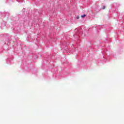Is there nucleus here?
Returning <instances> with one entry per match:
<instances>
[{
    "label": "nucleus",
    "instance_id": "1",
    "mask_svg": "<svg viewBox=\"0 0 124 124\" xmlns=\"http://www.w3.org/2000/svg\"><path fill=\"white\" fill-rule=\"evenodd\" d=\"M6 22L4 20H3V23H1V27H5Z\"/></svg>",
    "mask_w": 124,
    "mask_h": 124
},
{
    "label": "nucleus",
    "instance_id": "2",
    "mask_svg": "<svg viewBox=\"0 0 124 124\" xmlns=\"http://www.w3.org/2000/svg\"><path fill=\"white\" fill-rule=\"evenodd\" d=\"M4 15H5V16H6V15H9V14L8 13H4V14H2V16H4Z\"/></svg>",
    "mask_w": 124,
    "mask_h": 124
},
{
    "label": "nucleus",
    "instance_id": "3",
    "mask_svg": "<svg viewBox=\"0 0 124 124\" xmlns=\"http://www.w3.org/2000/svg\"><path fill=\"white\" fill-rule=\"evenodd\" d=\"M86 16V15H83L81 16V18H84Z\"/></svg>",
    "mask_w": 124,
    "mask_h": 124
},
{
    "label": "nucleus",
    "instance_id": "4",
    "mask_svg": "<svg viewBox=\"0 0 124 124\" xmlns=\"http://www.w3.org/2000/svg\"><path fill=\"white\" fill-rule=\"evenodd\" d=\"M105 6H103V7L102 8V9H105Z\"/></svg>",
    "mask_w": 124,
    "mask_h": 124
},
{
    "label": "nucleus",
    "instance_id": "5",
    "mask_svg": "<svg viewBox=\"0 0 124 124\" xmlns=\"http://www.w3.org/2000/svg\"><path fill=\"white\" fill-rule=\"evenodd\" d=\"M77 19H79V16H78L77 17Z\"/></svg>",
    "mask_w": 124,
    "mask_h": 124
},
{
    "label": "nucleus",
    "instance_id": "6",
    "mask_svg": "<svg viewBox=\"0 0 124 124\" xmlns=\"http://www.w3.org/2000/svg\"><path fill=\"white\" fill-rule=\"evenodd\" d=\"M16 1H17L18 2H20V1H19V0H16Z\"/></svg>",
    "mask_w": 124,
    "mask_h": 124
},
{
    "label": "nucleus",
    "instance_id": "7",
    "mask_svg": "<svg viewBox=\"0 0 124 124\" xmlns=\"http://www.w3.org/2000/svg\"><path fill=\"white\" fill-rule=\"evenodd\" d=\"M1 19H2V20H3V19L2 18V16L1 17Z\"/></svg>",
    "mask_w": 124,
    "mask_h": 124
},
{
    "label": "nucleus",
    "instance_id": "8",
    "mask_svg": "<svg viewBox=\"0 0 124 124\" xmlns=\"http://www.w3.org/2000/svg\"><path fill=\"white\" fill-rule=\"evenodd\" d=\"M76 30H77V29H75V31H76Z\"/></svg>",
    "mask_w": 124,
    "mask_h": 124
}]
</instances>
